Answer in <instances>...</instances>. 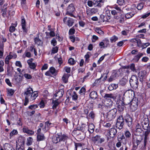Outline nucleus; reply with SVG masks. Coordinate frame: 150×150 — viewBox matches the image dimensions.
I'll return each instance as SVG.
<instances>
[{"label":"nucleus","mask_w":150,"mask_h":150,"mask_svg":"<svg viewBox=\"0 0 150 150\" xmlns=\"http://www.w3.org/2000/svg\"><path fill=\"white\" fill-rule=\"evenodd\" d=\"M144 4L141 2L138 4L136 8L139 10H141L144 7Z\"/></svg>","instance_id":"nucleus-45"},{"label":"nucleus","mask_w":150,"mask_h":150,"mask_svg":"<svg viewBox=\"0 0 150 150\" xmlns=\"http://www.w3.org/2000/svg\"><path fill=\"white\" fill-rule=\"evenodd\" d=\"M27 141L26 144L28 146H29L32 144L33 139L31 137H29L27 139Z\"/></svg>","instance_id":"nucleus-44"},{"label":"nucleus","mask_w":150,"mask_h":150,"mask_svg":"<svg viewBox=\"0 0 150 150\" xmlns=\"http://www.w3.org/2000/svg\"><path fill=\"white\" fill-rule=\"evenodd\" d=\"M117 140L120 141L124 145H126L127 142V139L125 138L123 134L120 133L117 136Z\"/></svg>","instance_id":"nucleus-9"},{"label":"nucleus","mask_w":150,"mask_h":150,"mask_svg":"<svg viewBox=\"0 0 150 150\" xmlns=\"http://www.w3.org/2000/svg\"><path fill=\"white\" fill-rule=\"evenodd\" d=\"M122 100L123 101L121 104H122V106H124L130 104L132 99L123 97Z\"/></svg>","instance_id":"nucleus-16"},{"label":"nucleus","mask_w":150,"mask_h":150,"mask_svg":"<svg viewBox=\"0 0 150 150\" xmlns=\"http://www.w3.org/2000/svg\"><path fill=\"white\" fill-rule=\"evenodd\" d=\"M45 139V137L44 134H37V141H41L44 140Z\"/></svg>","instance_id":"nucleus-28"},{"label":"nucleus","mask_w":150,"mask_h":150,"mask_svg":"<svg viewBox=\"0 0 150 150\" xmlns=\"http://www.w3.org/2000/svg\"><path fill=\"white\" fill-rule=\"evenodd\" d=\"M74 26H73L72 28H71L69 31V34L72 35L75 33V30L74 28Z\"/></svg>","instance_id":"nucleus-57"},{"label":"nucleus","mask_w":150,"mask_h":150,"mask_svg":"<svg viewBox=\"0 0 150 150\" xmlns=\"http://www.w3.org/2000/svg\"><path fill=\"white\" fill-rule=\"evenodd\" d=\"M69 77V74H65L63 76L62 79L63 81L65 83H67L68 82V79Z\"/></svg>","instance_id":"nucleus-33"},{"label":"nucleus","mask_w":150,"mask_h":150,"mask_svg":"<svg viewBox=\"0 0 150 150\" xmlns=\"http://www.w3.org/2000/svg\"><path fill=\"white\" fill-rule=\"evenodd\" d=\"M28 50H27L25 53V56L26 57H31V54L30 52L27 51Z\"/></svg>","instance_id":"nucleus-61"},{"label":"nucleus","mask_w":150,"mask_h":150,"mask_svg":"<svg viewBox=\"0 0 150 150\" xmlns=\"http://www.w3.org/2000/svg\"><path fill=\"white\" fill-rule=\"evenodd\" d=\"M117 132V129L115 128H111L108 131L109 136L111 137H115Z\"/></svg>","instance_id":"nucleus-12"},{"label":"nucleus","mask_w":150,"mask_h":150,"mask_svg":"<svg viewBox=\"0 0 150 150\" xmlns=\"http://www.w3.org/2000/svg\"><path fill=\"white\" fill-rule=\"evenodd\" d=\"M143 54L142 53H139L137 55L135 56L133 58V60L134 62H137L141 57H142Z\"/></svg>","instance_id":"nucleus-20"},{"label":"nucleus","mask_w":150,"mask_h":150,"mask_svg":"<svg viewBox=\"0 0 150 150\" xmlns=\"http://www.w3.org/2000/svg\"><path fill=\"white\" fill-rule=\"evenodd\" d=\"M138 76L139 81L142 83L144 81L146 78V72L144 71H142L139 72L138 74Z\"/></svg>","instance_id":"nucleus-10"},{"label":"nucleus","mask_w":150,"mask_h":150,"mask_svg":"<svg viewBox=\"0 0 150 150\" xmlns=\"http://www.w3.org/2000/svg\"><path fill=\"white\" fill-rule=\"evenodd\" d=\"M68 63L71 65H73L76 63V62L73 58H70L68 60Z\"/></svg>","instance_id":"nucleus-55"},{"label":"nucleus","mask_w":150,"mask_h":150,"mask_svg":"<svg viewBox=\"0 0 150 150\" xmlns=\"http://www.w3.org/2000/svg\"><path fill=\"white\" fill-rule=\"evenodd\" d=\"M141 123L146 122V123H148L149 121L148 116H146L143 117L141 119Z\"/></svg>","instance_id":"nucleus-37"},{"label":"nucleus","mask_w":150,"mask_h":150,"mask_svg":"<svg viewBox=\"0 0 150 150\" xmlns=\"http://www.w3.org/2000/svg\"><path fill=\"white\" fill-rule=\"evenodd\" d=\"M59 136V138L60 142H65L67 140V139H68V137L64 135H63Z\"/></svg>","instance_id":"nucleus-31"},{"label":"nucleus","mask_w":150,"mask_h":150,"mask_svg":"<svg viewBox=\"0 0 150 150\" xmlns=\"http://www.w3.org/2000/svg\"><path fill=\"white\" fill-rule=\"evenodd\" d=\"M18 133V132L15 129L13 130L10 133V135L12 137L14 135Z\"/></svg>","instance_id":"nucleus-58"},{"label":"nucleus","mask_w":150,"mask_h":150,"mask_svg":"<svg viewBox=\"0 0 150 150\" xmlns=\"http://www.w3.org/2000/svg\"><path fill=\"white\" fill-rule=\"evenodd\" d=\"M91 54L90 52H88L87 54L85 56V57L86 58V62H88V59H89L90 57V55H91Z\"/></svg>","instance_id":"nucleus-52"},{"label":"nucleus","mask_w":150,"mask_h":150,"mask_svg":"<svg viewBox=\"0 0 150 150\" xmlns=\"http://www.w3.org/2000/svg\"><path fill=\"white\" fill-rule=\"evenodd\" d=\"M114 8L117 11V12H118L119 13H121V12H122V11L121 9L117 5L115 6Z\"/></svg>","instance_id":"nucleus-53"},{"label":"nucleus","mask_w":150,"mask_h":150,"mask_svg":"<svg viewBox=\"0 0 150 150\" xmlns=\"http://www.w3.org/2000/svg\"><path fill=\"white\" fill-rule=\"evenodd\" d=\"M52 142L55 144L60 142L59 136H58V137H54L52 139Z\"/></svg>","instance_id":"nucleus-49"},{"label":"nucleus","mask_w":150,"mask_h":150,"mask_svg":"<svg viewBox=\"0 0 150 150\" xmlns=\"http://www.w3.org/2000/svg\"><path fill=\"white\" fill-rule=\"evenodd\" d=\"M143 128L146 130L145 132H150V127L149 126V124L147 123L145 125H142Z\"/></svg>","instance_id":"nucleus-32"},{"label":"nucleus","mask_w":150,"mask_h":150,"mask_svg":"<svg viewBox=\"0 0 150 150\" xmlns=\"http://www.w3.org/2000/svg\"><path fill=\"white\" fill-rule=\"evenodd\" d=\"M75 7L74 4H69L67 9L66 14L69 15L71 16L74 17L72 13L75 11Z\"/></svg>","instance_id":"nucleus-7"},{"label":"nucleus","mask_w":150,"mask_h":150,"mask_svg":"<svg viewBox=\"0 0 150 150\" xmlns=\"http://www.w3.org/2000/svg\"><path fill=\"white\" fill-rule=\"evenodd\" d=\"M135 138H133L132 141L133 143V144H136L137 145H139L143 140V137L141 135H137L136 136Z\"/></svg>","instance_id":"nucleus-13"},{"label":"nucleus","mask_w":150,"mask_h":150,"mask_svg":"<svg viewBox=\"0 0 150 150\" xmlns=\"http://www.w3.org/2000/svg\"><path fill=\"white\" fill-rule=\"evenodd\" d=\"M7 96H11L13 94L14 91L13 89H7Z\"/></svg>","instance_id":"nucleus-38"},{"label":"nucleus","mask_w":150,"mask_h":150,"mask_svg":"<svg viewBox=\"0 0 150 150\" xmlns=\"http://www.w3.org/2000/svg\"><path fill=\"white\" fill-rule=\"evenodd\" d=\"M13 68H11L9 66L7 68V74L9 76H11L13 73Z\"/></svg>","instance_id":"nucleus-27"},{"label":"nucleus","mask_w":150,"mask_h":150,"mask_svg":"<svg viewBox=\"0 0 150 150\" xmlns=\"http://www.w3.org/2000/svg\"><path fill=\"white\" fill-rule=\"evenodd\" d=\"M64 91L63 89H61L57 92L54 95V97H57V99H59L62 98L64 94Z\"/></svg>","instance_id":"nucleus-15"},{"label":"nucleus","mask_w":150,"mask_h":150,"mask_svg":"<svg viewBox=\"0 0 150 150\" xmlns=\"http://www.w3.org/2000/svg\"><path fill=\"white\" fill-rule=\"evenodd\" d=\"M125 137L127 138V139H131V134L130 132L128 131L127 130L125 132Z\"/></svg>","instance_id":"nucleus-35"},{"label":"nucleus","mask_w":150,"mask_h":150,"mask_svg":"<svg viewBox=\"0 0 150 150\" xmlns=\"http://www.w3.org/2000/svg\"><path fill=\"white\" fill-rule=\"evenodd\" d=\"M137 103L138 101L136 98L132 99L130 104V108L132 111H134L137 110L138 106Z\"/></svg>","instance_id":"nucleus-8"},{"label":"nucleus","mask_w":150,"mask_h":150,"mask_svg":"<svg viewBox=\"0 0 150 150\" xmlns=\"http://www.w3.org/2000/svg\"><path fill=\"white\" fill-rule=\"evenodd\" d=\"M132 118L129 114H127L124 117L123 115H120L117 119L116 126L119 129H121L125 122L128 127H130L132 125Z\"/></svg>","instance_id":"nucleus-1"},{"label":"nucleus","mask_w":150,"mask_h":150,"mask_svg":"<svg viewBox=\"0 0 150 150\" xmlns=\"http://www.w3.org/2000/svg\"><path fill=\"white\" fill-rule=\"evenodd\" d=\"M90 97L93 99H95L97 98V93L96 92L92 91L90 94Z\"/></svg>","instance_id":"nucleus-22"},{"label":"nucleus","mask_w":150,"mask_h":150,"mask_svg":"<svg viewBox=\"0 0 150 150\" xmlns=\"http://www.w3.org/2000/svg\"><path fill=\"white\" fill-rule=\"evenodd\" d=\"M21 24L23 29V32L25 33L28 32V30L25 28L26 21L23 16L21 17Z\"/></svg>","instance_id":"nucleus-14"},{"label":"nucleus","mask_w":150,"mask_h":150,"mask_svg":"<svg viewBox=\"0 0 150 150\" xmlns=\"http://www.w3.org/2000/svg\"><path fill=\"white\" fill-rule=\"evenodd\" d=\"M51 44L54 46H55L57 45V42L55 38H53L51 40Z\"/></svg>","instance_id":"nucleus-62"},{"label":"nucleus","mask_w":150,"mask_h":150,"mask_svg":"<svg viewBox=\"0 0 150 150\" xmlns=\"http://www.w3.org/2000/svg\"><path fill=\"white\" fill-rule=\"evenodd\" d=\"M23 131L24 132L30 135H32L34 134V132L32 130L29 129L28 128L24 127L23 128Z\"/></svg>","instance_id":"nucleus-18"},{"label":"nucleus","mask_w":150,"mask_h":150,"mask_svg":"<svg viewBox=\"0 0 150 150\" xmlns=\"http://www.w3.org/2000/svg\"><path fill=\"white\" fill-rule=\"evenodd\" d=\"M134 94V92L133 91L129 90L126 91L124 94L123 97L126 98L133 99L134 96L133 94Z\"/></svg>","instance_id":"nucleus-11"},{"label":"nucleus","mask_w":150,"mask_h":150,"mask_svg":"<svg viewBox=\"0 0 150 150\" xmlns=\"http://www.w3.org/2000/svg\"><path fill=\"white\" fill-rule=\"evenodd\" d=\"M58 99L56 98L55 100H54V98H53L52 99V102L53 104V105L52 106V108L54 109H56L57 106L60 103V102H59L58 101Z\"/></svg>","instance_id":"nucleus-19"},{"label":"nucleus","mask_w":150,"mask_h":150,"mask_svg":"<svg viewBox=\"0 0 150 150\" xmlns=\"http://www.w3.org/2000/svg\"><path fill=\"white\" fill-rule=\"evenodd\" d=\"M38 105H32L28 107V108L31 110L35 109L38 108Z\"/></svg>","instance_id":"nucleus-54"},{"label":"nucleus","mask_w":150,"mask_h":150,"mask_svg":"<svg viewBox=\"0 0 150 150\" xmlns=\"http://www.w3.org/2000/svg\"><path fill=\"white\" fill-rule=\"evenodd\" d=\"M135 131L137 132L141 133L142 131V129L141 128V126L139 123H138L135 127Z\"/></svg>","instance_id":"nucleus-29"},{"label":"nucleus","mask_w":150,"mask_h":150,"mask_svg":"<svg viewBox=\"0 0 150 150\" xmlns=\"http://www.w3.org/2000/svg\"><path fill=\"white\" fill-rule=\"evenodd\" d=\"M117 3L121 6H124L125 5V3L124 0H117Z\"/></svg>","instance_id":"nucleus-43"},{"label":"nucleus","mask_w":150,"mask_h":150,"mask_svg":"<svg viewBox=\"0 0 150 150\" xmlns=\"http://www.w3.org/2000/svg\"><path fill=\"white\" fill-rule=\"evenodd\" d=\"M134 14V13L133 12L128 13L126 14L125 17L127 19H129L132 17Z\"/></svg>","instance_id":"nucleus-36"},{"label":"nucleus","mask_w":150,"mask_h":150,"mask_svg":"<svg viewBox=\"0 0 150 150\" xmlns=\"http://www.w3.org/2000/svg\"><path fill=\"white\" fill-rule=\"evenodd\" d=\"M118 39L117 37L114 35L111 38L110 40L111 42H115Z\"/></svg>","instance_id":"nucleus-48"},{"label":"nucleus","mask_w":150,"mask_h":150,"mask_svg":"<svg viewBox=\"0 0 150 150\" xmlns=\"http://www.w3.org/2000/svg\"><path fill=\"white\" fill-rule=\"evenodd\" d=\"M126 68L129 69V68L132 71H134L135 70V65L134 64H132L130 66H127L126 67Z\"/></svg>","instance_id":"nucleus-42"},{"label":"nucleus","mask_w":150,"mask_h":150,"mask_svg":"<svg viewBox=\"0 0 150 150\" xmlns=\"http://www.w3.org/2000/svg\"><path fill=\"white\" fill-rule=\"evenodd\" d=\"M129 83L131 87L133 89H137L139 84L137 76L135 75H132L130 79Z\"/></svg>","instance_id":"nucleus-3"},{"label":"nucleus","mask_w":150,"mask_h":150,"mask_svg":"<svg viewBox=\"0 0 150 150\" xmlns=\"http://www.w3.org/2000/svg\"><path fill=\"white\" fill-rule=\"evenodd\" d=\"M127 81V77L125 76L120 80V83L121 85L124 86L126 84Z\"/></svg>","instance_id":"nucleus-21"},{"label":"nucleus","mask_w":150,"mask_h":150,"mask_svg":"<svg viewBox=\"0 0 150 150\" xmlns=\"http://www.w3.org/2000/svg\"><path fill=\"white\" fill-rule=\"evenodd\" d=\"M102 0H94L93 1V5H96L99 7H101L102 6Z\"/></svg>","instance_id":"nucleus-24"},{"label":"nucleus","mask_w":150,"mask_h":150,"mask_svg":"<svg viewBox=\"0 0 150 150\" xmlns=\"http://www.w3.org/2000/svg\"><path fill=\"white\" fill-rule=\"evenodd\" d=\"M74 22V20L72 18H69L66 24L69 27H70L73 25Z\"/></svg>","instance_id":"nucleus-26"},{"label":"nucleus","mask_w":150,"mask_h":150,"mask_svg":"<svg viewBox=\"0 0 150 150\" xmlns=\"http://www.w3.org/2000/svg\"><path fill=\"white\" fill-rule=\"evenodd\" d=\"M104 98L106 99H108L109 101V103H107L108 105H106L108 107H110L112 105V102L111 100L110 99H112L115 100L116 99V97L115 94L112 93H105L103 96Z\"/></svg>","instance_id":"nucleus-4"},{"label":"nucleus","mask_w":150,"mask_h":150,"mask_svg":"<svg viewBox=\"0 0 150 150\" xmlns=\"http://www.w3.org/2000/svg\"><path fill=\"white\" fill-rule=\"evenodd\" d=\"M88 129V126L86 125V124H82L81 126V131L82 132H84Z\"/></svg>","instance_id":"nucleus-39"},{"label":"nucleus","mask_w":150,"mask_h":150,"mask_svg":"<svg viewBox=\"0 0 150 150\" xmlns=\"http://www.w3.org/2000/svg\"><path fill=\"white\" fill-rule=\"evenodd\" d=\"M58 50V47L56 46L52 48V52L53 54H55L57 52Z\"/></svg>","instance_id":"nucleus-56"},{"label":"nucleus","mask_w":150,"mask_h":150,"mask_svg":"<svg viewBox=\"0 0 150 150\" xmlns=\"http://www.w3.org/2000/svg\"><path fill=\"white\" fill-rule=\"evenodd\" d=\"M38 91L33 92V89L31 87L27 88L26 91L24 93L25 98L24 105L26 106L27 105L29 100L30 101L34 100L38 96Z\"/></svg>","instance_id":"nucleus-2"},{"label":"nucleus","mask_w":150,"mask_h":150,"mask_svg":"<svg viewBox=\"0 0 150 150\" xmlns=\"http://www.w3.org/2000/svg\"><path fill=\"white\" fill-rule=\"evenodd\" d=\"M98 11V10L96 8H92L90 10H87L86 11V13L88 15L91 16L93 14L97 13Z\"/></svg>","instance_id":"nucleus-17"},{"label":"nucleus","mask_w":150,"mask_h":150,"mask_svg":"<svg viewBox=\"0 0 150 150\" xmlns=\"http://www.w3.org/2000/svg\"><path fill=\"white\" fill-rule=\"evenodd\" d=\"M88 116L91 119H93L95 117V114L93 111H91L89 114Z\"/></svg>","instance_id":"nucleus-59"},{"label":"nucleus","mask_w":150,"mask_h":150,"mask_svg":"<svg viewBox=\"0 0 150 150\" xmlns=\"http://www.w3.org/2000/svg\"><path fill=\"white\" fill-rule=\"evenodd\" d=\"M117 111L116 108H114L108 112L107 118L109 121L112 120L116 116Z\"/></svg>","instance_id":"nucleus-6"},{"label":"nucleus","mask_w":150,"mask_h":150,"mask_svg":"<svg viewBox=\"0 0 150 150\" xmlns=\"http://www.w3.org/2000/svg\"><path fill=\"white\" fill-rule=\"evenodd\" d=\"M4 52L3 46L0 45V58L2 57Z\"/></svg>","instance_id":"nucleus-50"},{"label":"nucleus","mask_w":150,"mask_h":150,"mask_svg":"<svg viewBox=\"0 0 150 150\" xmlns=\"http://www.w3.org/2000/svg\"><path fill=\"white\" fill-rule=\"evenodd\" d=\"M72 100L76 101L78 98V95L76 93V92L74 91L71 95Z\"/></svg>","instance_id":"nucleus-40"},{"label":"nucleus","mask_w":150,"mask_h":150,"mask_svg":"<svg viewBox=\"0 0 150 150\" xmlns=\"http://www.w3.org/2000/svg\"><path fill=\"white\" fill-rule=\"evenodd\" d=\"M35 42L38 45H42L43 42L38 37H36L35 38Z\"/></svg>","instance_id":"nucleus-34"},{"label":"nucleus","mask_w":150,"mask_h":150,"mask_svg":"<svg viewBox=\"0 0 150 150\" xmlns=\"http://www.w3.org/2000/svg\"><path fill=\"white\" fill-rule=\"evenodd\" d=\"M30 60H28L27 61V62L29 65L31 69H35L37 66V64L34 63H31L30 62Z\"/></svg>","instance_id":"nucleus-23"},{"label":"nucleus","mask_w":150,"mask_h":150,"mask_svg":"<svg viewBox=\"0 0 150 150\" xmlns=\"http://www.w3.org/2000/svg\"><path fill=\"white\" fill-rule=\"evenodd\" d=\"M117 74H115L113 75H112L111 76L109 79L108 81L110 82L112 81L113 80H114L115 79V77L116 76Z\"/></svg>","instance_id":"nucleus-51"},{"label":"nucleus","mask_w":150,"mask_h":150,"mask_svg":"<svg viewBox=\"0 0 150 150\" xmlns=\"http://www.w3.org/2000/svg\"><path fill=\"white\" fill-rule=\"evenodd\" d=\"M6 8H4L2 9L1 11L3 12L2 13V16L4 17L6 16Z\"/></svg>","instance_id":"nucleus-60"},{"label":"nucleus","mask_w":150,"mask_h":150,"mask_svg":"<svg viewBox=\"0 0 150 150\" xmlns=\"http://www.w3.org/2000/svg\"><path fill=\"white\" fill-rule=\"evenodd\" d=\"M25 78L28 79H30L32 78V76L30 74H25L24 75Z\"/></svg>","instance_id":"nucleus-63"},{"label":"nucleus","mask_w":150,"mask_h":150,"mask_svg":"<svg viewBox=\"0 0 150 150\" xmlns=\"http://www.w3.org/2000/svg\"><path fill=\"white\" fill-rule=\"evenodd\" d=\"M88 128L90 131V133H93L94 131L95 126L92 123H90L88 124Z\"/></svg>","instance_id":"nucleus-25"},{"label":"nucleus","mask_w":150,"mask_h":150,"mask_svg":"<svg viewBox=\"0 0 150 150\" xmlns=\"http://www.w3.org/2000/svg\"><path fill=\"white\" fill-rule=\"evenodd\" d=\"M118 87L117 84H112L110 85L108 87V89L110 91H112L113 90L116 89Z\"/></svg>","instance_id":"nucleus-30"},{"label":"nucleus","mask_w":150,"mask_h":150,"mask_svg":"<svg viewBox=\"0 0 150 150\" xmlns=\"http://www.w3.org/2000/svg\"><path fill=\"white\" fill-rule=\"evenodd\" d=\"M4 62L1 60L0 61V72L3 71H4V69L3 66L4 65Z\"/></svg>","instance_id":"nucleus-47"},{"label":"nucleus","mask_w":150,"mask_h":150,"mask_svg":"<svg viewBox=\"0 0 150 150\" xmlns=\"http://www.w3.org/2000/svg\"><path fill=\"white\" fill-rule=\"evenodd\" d=\"M90 131L88 129L84 132L85 136L88 138L90 137L91 134L92 133H90Z\"/></svg>","instance_id":"nucleus-41"},{"label":"nucleus","mask_w":150,"mask_h":150,"mask_svg":"<svg viewBox=\"0 0 150 150\" xmlns=\"http://www.w3.org/2000/svg\"><path fill=\"white\" fill-rule=\"evenodd\" d=\"M95 30L98 33L100 34V35H103V34L104 33L103 31H102L100 28H96Z\"/></svg>","instance_id":"nucleus-46"},{"label":"nucleus","mask_w":150,"mask_h":150,"mask_svg":"<svg viewBox=\"0 0 150 150\" xmlns=\"http://www.w3.org/2000/svg\"><path fill=\"white\" fill-rule=\"evenodd\" d=\"M105 139L103 137H102L99 135H97L96 136L92 137V140L94 144L97 143L99 145L101 144L105 141Z\"/></svg>","instance_id":"nucleus-5"},{"label":"nucleus","mask_w":150,"mask_h":150,"mask_svg":"<svg viewBox=\"0 0 150 150\" xmlns=\"http://www.w3.org/2000/svg\"><path fill=\"white\" fill-rule=\"evenodd\" d=\"M6 150H15L10 145H8V146L6 148Z\"/></svg>","instance_id":"nucleus-64"}]
</instances>
